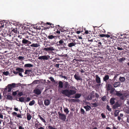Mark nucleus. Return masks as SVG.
<instances>
[{
  "label": "nucleus",
  "instance_id": "ea45409f",
  "mask_svg": "<svg viewBox=\"0 0 129 129\" xmlns=\"http://www.w3.org/2000/svg\"><path fill=\"white\" fill-rule=\"evenodd\" d=\"M72 100L73 102H80V100L79 99H72Z\"/></svg>",
  "mask_w": 129,
  "mask_h": 129
},
{
  "label": "nucleus",
  "instance_id": "864d4df0",
  "mask_svg": "<svg viewBox=\"0 0 129 129\" xmlns=\"http://www.w3.org/2000/svg\"><path fill=\"white\" fill-rule=\"evenodd\" d=\"M17 31V28H14L12 30V33L13 32L14 33L16 34Z\"/></svg>",
  "mask_w": 129,
  "mask_h": 129
},
{
  "label": "nucleus",
  "instance_id": "de8ad7c7",
  "mask_svg": "<svg viewBox=\"0 0 129 129\" xmlns=\"http://www.w3.org/2000/svg\"><path fill=\"white\" fill-rule=\"evenodd\" d=\"M112 87L111 85L110 84H108L107 86V89L108 90H110Z\"/></svg>",
  "mask_w": 129,
  "mask_h": 129
},
{
  "label": "nucleus",
  "instance_id": "6ab92c4d",
  "mask_svg": "<svg viewBox=\"0 0 129 129\" xmlns=\"http://www.w3.org/2000/svg\"><path fill=\"white\" fill-rule=\"evenodd\" d=\"M92 94L91 93L90 95H88L86 98V99L88 101L91 100L92 99V97L94 98V95L92 96Z\"/></svg>",
  "mask_w": 129,
  "mask_h": 129
},
{
  "label": "nucleus",
  "instance_id": "7ed1b4c3",
  "mask_svg": "<svg viewBox=\"0 0 129 129\" xmlns=\"http://www.w3.org/2000/svg\"><path fill=\"white\" fill-rule=\"evenodd\" d=\"M3 36L5 38V39L8 42L12 41L13 38V34L12 33H10L9 34H8L7 33H3Z\"/></svg>",
  "mask_w": 129,
  "mask_h": 129
},
{
  "label": "nucleus",
  "instance_id": "052dcab7",
  "mask_svg": "<svg viewBox=\"0 0 129 129\" xmlns=\"http://www.w3.org/2000/svg\"><path fill=\"white\" fill-rule=\"evenodd\" d=\"M49 79L51 80V81L55 82V80H54V79L52 77H50L49 78Z\"/></svg>",
  "mask_w": 129,
  "mask_h": 129
},
{
  "label": "nucleus",
  "instance_id": "2f4dec72",
  "mask_svg": "<svg viewBox=\"0 0 129 129\" xmlns=\"http://www.w3.org/2000/svg\"><path fill=\"white\" fill-rule=\"evenodd\" d=\"M119 111L118 110H116L115 111L114 116L115 117L117 116L119 114Z\"/></svg>",
  "mask_w": 129,
  "mask_h": 129
},
{
  "label": "nucleus",
  "instance_id": "c9c22d12",
  "mask_svg": "<svg viewBox=\"0 0 129 129\" xmlns=\"http://www.w3.org/2000/svg\"><path fill=\"white\" fill-rule=\"evenodd\" d=\"M38 116L39 117L40 119L42 120V121L44 122V123H45L46 122V121L45 120L43 119V117H42L40 115H38Z\"/></svg>",
  "mask_w": 129,
  "mask_h": 129
},
{
  "label": "nucleus",
  "instance_id": "49530a36",
  "mask_svg": "<svg viewBox=\"0 0 129 129\" xmlns=\"http://www.w3.org/2000/svg\"><path fill=\"white\" fill-rule=\"evenodd\" d=\"M40 81L38 80H36L34 81L33 83L34 84H37L39 83H40Z\"/></svg>",
  "mask_w": 129,
  "mask_h": 129
},
{
  "label": "nucleus",
  "instance_id": "1a4fd4ad",
  "mask_svg": "<svg viewBox=\"0 0 129 129\" xmlns=\"http://www.w3.org/2000/svg\"><path fill=\"white\" fill-rule=\"evenodd\" d=\"M64 40L61 39L58 42H57V44L59 45H62L63 46H66L67 44L64 43Z\"/></svg>",
  "mask_w": 129,
  "mask_h": 129
},
{
  "label": "nucleus",
  "instance_id": "79ce46f5",
  "mask_svg": "<svg viewBox=\"0 0 129 129\" xmlns=\"http://www.w3.org/2000/svg\"><path fill=\"white\" fill-rule=\"evenodd\" d=\"M78 60H77L75 59H74L72 61V63H78Z\"/></svg>",
  "mask_w": 129,
  "mask_h": 129
},
{
  "label": "nucleus",
  "instance_id": "69168bd1",
  "mask_svg": "<svg viewBox=\"0 0 129 129\" xmlns=\"http://www.w3.org/2000/svg\"><path fill=\"white\" fill-rule=\"evenodd\" d=\"M70 88H71V89H74V90L75 91H76V90H77V89H76V87L73 86H71V87H70Z\"/></svg>",
  "mask_w": 129,
  "mask_h": 129
},
{
  "label": "nucleus",
  "instance_id": "e433bc0d",
  "mask_svg": "<svg viewBox=\"0 0 129 129\" xmlns=\"http://www.w3.org/2000/svg\"><path fill=\"white\" fill-rule=\"evenodd\" d=\"M30 46L32 47H37L39 46V45L37 44L33 43Z\"/></svg>",
  "mask_w": 129,
  "mask_h": 129
},
{
  "label": "nucleus",
  "instance_id": "6e6d98bb",
  "mask_svg": "<svg viewBox=\"0 0 129 129\" xmlns=\"http://www.w3.org/2000/svg\"><path fill=\"white\" fill-rule=\"evenodd\" d=\"M3 74L4 75H5L7 76L9 74V73L8 71H7L6 72H4L3 73Z\"/></svg>",
  "mask_w": 129,
  "mask_h": 129
},
{
  "label": "nucleus",
  "instance_id": "473e14b6",
  "mask_svg": "<svg viewBox=\"0 0 129 129\" xmlns=\"http://www.w3.org/2000/svg\"><path fill=\"white\" fill-rule=\"evenodd\" d=\"M33 66L32 64L30 63H27L24 65V67H30Z\"/></svg>",
  "mask_w": 129,
  "mask_h": 129
},
{
  "label": "nucleus",
  "instance_id": "0e129e2a",
  "mask_svg": "<svg viewBox=\"0 0 129 129\" xmlns=\"http://www.w3.org/2000/svg\"><path fill=\"white\" fill-rule=\"evenodd\" d=\"M17 91H13L12 92V95L15 96L17 94Z\"/></svg>",
  "mask_w": 129,
  "mask_h": 129
},
{
  "label": "nucleus",
  "instance_id": "c85d7f7f",
  "mask_svg": "<svg viewBox=\"0 0 129 129\" xmlns=\"http://www.w3.org/2000/svg\"><path fill=\"white\" fill-rule=\"evenodd\" d=\"M56 37V36H53L52 35H49V36H48V37H47V38L50 39H55V37Z\"/></svg>",
  "mask_w": 129,
  "mask_h": 129
},
{
  "label": "nucleus",
  "instance_id": "4be33fe9",
  "mask_svg": "<svg viewBox=\"0 0 129 129\" xmlns=\"http://www.w3.org/2000/svg\"><path fill=\"white\" fill-rule=\"evenodd\" d=\"M83 107L86 109V111H89L90 109H91L90 106L88 105H87L86 106H84Z\"/></svg>",
  "mask_w": 129,
  "mask_h": 129
},
{
  "label": "nucleus",
  "instance_id": "8fccbe9b",
  "mask_svg": "<svg viewBox=\"0 0 129 129\" xmlns=\"http://www.w3.org/2000/svg\"><path fill=\"white\" fill-rule=\"evenodd\" d=\"M23 95V92H21L18 93L17 94V96L19 97L20 96H21L22 95Z\"/></svg>",
  "mask_w": 129,
  "mask_h": 129
},
{
  "label": "nucleus",
  "instance_id": "4c0bfd02",
  "mask_svg": "<svg viewBox=\"0 0 129 129\" xmlns=\"http://www.w3.org/2000/svg\"><path fill=\"white\" fill-rule=\"evenodd\" d=\"M119 80L121 82H123L125 80V78L124 77H120Z\"/></svg>",
  "mask_w": 129,
  "mask_h": 129
},
{
  "label": "nucleus",
  "instance_id": "cd10ccee",
  "mask_svg": "<svg viewBox=\"0 0 129 129\" xmlns=\"http://www.w3.org/2000/svg\"><path fill=\"white\" fill-rule=\"evenodd\" d=\"M100 36L102 37H105L107 38H109L110 37V36L108 34L105 35L104 34L100 35Z\"/></svg>",
  "mask_w": 129,
  "mask_h": 129
},
{
  "label": "nucleus",
  "instance_id": "a211bd4d",
  "mask_svg": "<svg viewBox=\"0 0 129 129\" xmlns=\"http://www.w3.org/2000/svg\"><path fill=\"white\" fill-rule=\"evenodd\" d=\"M75 94L74 97H73V98H74L75 99H77L79 98L81 96V93H76Z\"/></svg>",
  "mask_w": 129,
  "mask_h": 129
},
{
  "label": "nucleus",
  "instance_id": "774afa93",
  "mask_svg": "<svg viewBox=\"0 0 129 129\" xmlns=\"http://www.w3.org/2000/svg\"><path fill=\"white\" fill-rule=\"evenodd\" d=\"M19 129H24V128L21 125H18Z\"/></svg>",
  "mask_w": 129,
  "mask_h": 129
},
{
  "label": "nucleus",
  "instance_id": "7c9ffc66",
  "mask_svg": "<svg viewBox=\"0 0 129 129\" xmlns=\"http://www.w3.org/2000/svg\"><path fill=\"white\" fill-rule=\"evenodd\" d=\"M6 99L8 100H12L13 99V98L12 96L10 95H6Z\"/></svg>",
  "mask_w": 129,
  "mask_h": 129
},
{
  "label": "nucleus",
  "instance_id": "c03bdc74",
  "mask_svg": "<svg viewBox=\"0 0 129 129\" xmlns=\"http://www.w3.org/2000/svg\"><path fill=\"white\" fill-rule=\"evenodd\" d=\"M38 104H39V105L40 106H44V105L43 104V103L42 101L41 100H39L38 101Z\"/></svg>",
  "mask_w": 129,
  "mask_h": 129
},
{
  "label": "nucleus",
  "instance_id": "37998d69",
  "mask_svg": "<svg viewBox=\"0 0 129 129\" xmlns=\"http://www.w3.org/2000/svg\"><path fill=\"white\" fill-rule=\"evenodd\" d=\"M60 60L59 58H55L53 60V61L54 62H59V60Z\"/></svg>",
  "mask_w": 129,
  "mask_h": 129
},
{
  "label": "nucleus",
  "instance_id": "bb28decb",
  "mask_svg": "<svg viewBox=\"0 0 129 129\" xmlns=\"http://www.w3.org/2000/svg\"><path fill=\"white\" fill-rule=\"evenodd\" d=\"M27 118L28 120H30L32 117L28 113H27L26 114Z\"/></svg>",
  "mask_w": 129,
  "mask_h": 129
},
{
  "label": "nucleus",
  "instance_id": "20e7f679",
  "mask_svg": "<svg viewBox=\"0 0 129 129\" xmlns=\"http://www.w3.org/2000/svg\"><path fill=\"white\" fill-rule=\"evenodd\" d=\"M17 85V84L15 83H12V84H8L7 87L5 88V90H7V89H8V92H10L11 91L12 89L18 86L16 85Z\"/></svg>",
  "mask_w": 129,
  "mask_h": 129
},
{
  "label": "nucleus",
  "instance_id": "0eeeda50",
  "mask_svg": "<svg viewBox=\"0 0 129 129\" xmlns=\"http://www.w3.org/2000/svg\"><path fill=\"white\" fill-rule=\"evenodd\" d=\"M50 57V56L49 55H44L39 57L38 59L39 60L45 61L49 59Z\"/></svg>",
  "mask_w": 129,
  "mask_h": 129
},
{
  "label": "nucleus",
  "instance_id": "9d476101",
  "mask_svg": "<svg viewBox=\"0 0 129 129\" xmlns=\"http://www.w3.org/2000/svg\"><path fill=\"white\" fill-rule=\"evenodd\" d=\"M95 80L97 83H99V84L96 85H100V83H101V79L98 75H95Z\"/></svg>",
  "mask_w": 129,
  "mask_h": 129
},
{
  "label": "nucleus",
  "instance_id": "e2e57ef3",
  "mask_svg": "<svg viewBox=\"0 0 129 129\" xmlns=\"http://www.w3.org/2000/svg\"><path fill=\"white\" fill-rule=\"evenodd\" d=\"M106 108L109 111H111V109L110 108L109 106L108 105H107Z\"/></svg>",
  "mask_w": 129,
  "mask_h": 129
},
{
  "label": "nucleus",
  "instance_id": "58836bf2",
  "mask_svg": "<svg viewBox=\"0 0 129 129\" xmlns=\"http://www.w3.org/2000/svg\"><path fill=\"white\" fill-rule=\"evenodd\" d=\"M64 111L67 114H68L69 112V111L68 108L67 107H65V108H64Z\"/></svg>",
  "mask_w": 129,
  "mask_h": 129
},
{
  "label": "nucleus",
  "instance_id": "9b49d317",
  "mask_svg": "<svg viewBox=\"0 0 129 129\" xmlns=\"http://www.w3.org/2000/svg\"><path fill=\"white\" fill-rule=\"evenodd\" d=\"M75 78L77 80H81L82 79L78 74H75L74 75Z\"/></svg>",
  "mask_w": 129,
  "mask_h": 129
},
{
  "label": "nucleus",
  "instance_id": "4d7b16f0",
  "mask_svg": "<svg viewBox=\"0 0 129 129\" xmlns=\"http://www.w3.org/2000/svg\"><path fill=\"white\" fill-rule=\"evenodd\" d=\"M27 33H22V34L23 35H24L25 36V39H26V38H28L29 37V36H28V35H26V34H27Z\"/></svg>",
  "mask_w": 129,
  "mask_h": 129
},
{
  "label": "nucleus",
  "instance_id": "f03ea898",
  "mask_svg": "<svg viewBox=\"0 0 129 129\" xmlns=\"http://www.w3.org/2000/svg\"><path fill=\"white\" fill-rule=\"evenodd\" d=\"M128 39L126 38H124L120 44V47H123L124 49H126L129 48V42Z\"/></svg>",
  "mask_w": 129,
  "mask_h": 129
},
{
  "label": "nucleus",
  "instance_id": "09e8293b",
  "mask_svg": "<svg viewBox=\"0 0 129 129\" xmlns=\"http://www.w3.org/2000/svg\"><path fill=\"white\" fill-rule=\"evenodd\" d=\"M31 71V70H25V72L24 73L25 74H28Z\"/></svg>",
  "mask_w": 129,
  "mask_h": 129
},
{
  "label": "nucleus",
  "instance_id": "ddd939ff",
  "mask_svg": "<svg viewBox=\"0 0 129 129\" xmlns=\"http://www.w3.org/2000/svg\"><path fill=\"white\" fill-rule=\"evenodd\" d=\"M12 114L13 116H15V117H16L15 116L18 118H22V117L21 114H17V113L15 112H13L12 113Z\"/></svg>",
  "mask_w": 129,
  "mask_h": 129
},
{
  "label": "nucleus",
  "instance_id": "6e6552de",
  "mask_svg": "<svg viewBox=\"0 0 129 129\" xmlns=\"http://www.w3.org/2000/svg\"><path fill=\"white\" fill-rule=\"evenodd\" d=\"M115 95L120 98V99L121 100H123L124 99V97L123 95V94L119 92V91H116Z\"/></svg>",
  "mask_w": 129,
  "mask_h": 129
},
{
  "label": "nucleus",
  "instance_id": "5701e85b",
  "mask_svg": "<svg viewBox=\"0 0 129 129\" xmlns=\"http://www.w3.org/2000/svg\"><path fill=\"white\" fill-rule=\"evenodd\" d=\"M17 35L16 34H13V38H12V41H13V40H14V41H15V40H16V41H18V42H20V41H19V40L16 38V37H17Z\"/></svg>",
  "mask_w": 129,
  "mask_h": 129
},
{
  "label": "nucleus",
  "instance_id": "f704fd0d",
  "mask_svg": "<svg viewBox=\"0 0 129 129\" xmlns=\"http://www.w3.org/2000/svg\"><path fill=\"white\" fill-rule=\"evenodd\" d=\"M126 60L125 58L124 57L120 58L118 59L119 62L121 63L123 61H124Z\"/></svg>",
  "mask_w": 129,
  "mask_h": 129
},
{
  "label": "nucleus",
  "instance_id": "423d86ee",
  "mask_svg": "<svg viewBox=\"0 0 129 129\" xmlns=\"http://www.w3.org/2000/svg\"><path fill=\"white\" fill-rule=\"evenodd\" d=\"M22 44L26 46H29L30 44H31V42L24 38H22Z\"/></svg>",
  "mask_w": 129,
  "mask_h": 129
},
{
  "label": "nucleus",
  "instance_id": "aec40b11",
  "mask_svg": "<svg viewBox=\"0 0 129 129\" xmlns=\"http://www.w3.org/2000/svg\"><path fill=\"white\" fill-rule=\"evenodd\" d=\"M76 44V43L75 42H71L68 44V46L69 47L71 48L73 46H75Z\"/></svg>",
  "mask_w": 129,
  "mask_h": 129
},
{
  "label": "nucleus",
  "instance_id": "5fc2aeb1",
  "mask_svg": "<svg viewBox=\"0 0 129 129\" xmlns=\"http://www.w3.org/2000/svg\"><path fill=\"white\" fill-rule=\"evenodd\" d=\"M80 111L82 114H83V115H84L85 114V112L83 109L81 108Z\"/></svg>",
  "mask_w": 129,
  "mask_h": 129
},
{
  "label": "nucleus",
  "instance_id": "39448f33",
  "mask_svg": "<svg viewBox=\"0 0 129 129\" xmlns=\"http://www.w3.org/2000/svg\"><path fill=\"white\" fill-rule=\"evenodd\" d=\"M59 118L63 122L66 121V115L64 114L61 113L60 112H58Z\"/></svg>",
  "mask_w": 129,
  "mask_h": 129
},
{
  "label": "nucleus",
  "instance_id": "a18cd8bd",
  "mask_svg": "<svg viewBox=\"0 0 129 129\" xmlns=\"http://www.w3.org/2000/svg\"><path fill=\"white\" fill-rule=\"evenodd\" d=\"M35 101L34 100H33L32 101H30L29 103V105L30 106H32L35 104Z\"/></svg>",
  "mask_w": 129,
  "mask_h": 129
},
{
  "label": "nucleus",
  "instance_id": "f8f14e48",
  "mask_svg": "<svg viewBox=\"0 0 129 129\" xmlns=\"http://www.w3.org/2000/svg\"><path fill=\"white\" fill-rule=\"evenodd\" d=\"M37 123H35V126L36 128H38L40 127L41 126H42V124L40 123L39 121H37Z\"/></svg>",
  "mask_w": 129,
  "mask_h": 129
},
{
  "label": "nucleus",
  "instance_id": "13d9d810",
  "mask_svg": "<svg viewBox=\"0 0 129 129\" xmlns=\"http://www.w3.org/2000/svg\"><path fill=\"white\" fill-rule=\"evenodd\" d=\"M106 96H104L101 99L103 101L106 100Z\"/></svg>",
  "mask_w": 129,
  "mask_h": 129
},
{
  "label": "nucleus",
  "instance_id": "3c124183",
  "mask_svg": "<svg viewBox=\"0 0 129 129\" xmlns=\"http://www.w3.org/2000/svg\"><path fill=\"white\" fill-rule=\"evenodd\" d=\"M48 128L49 129H57L56 128L54 127L51 125H49L48 126Z\"/></svg>",
  "mask_w": 129,
  "mask_h": 129
},
{
  "label": "nucleus",
  "instance_id": "2eb2a0df",
  "mask_svg": "<svg viewBox=\"0 0 129 129\" xmlns=\"http://www.w3.org/2000/svg\"><path fill=\"white\" fill-rule=\"evenodd\" d=\"M34 92L36 94L38 95L40 94L41 93L40 90L38 88L34 90Z\"/></svg>",
  "mask_w": 129,
  "mask_h": 129
},
{
  "label": "nucleus",
  "instance_id": "4468645a",
  "mask_svg": "<svg viewBox=\"0 0 129 129\" xmlns=\"http://www.w3.org/2000/svg\"><path fill=\"white\" fill-rule=\"evenodd\" d=\"M120 106V105L119 103L118 102H116L115 104L113 106V109H115L119 107Z\"/></svg>",
  "mask_w": 129,
  "mask_h": 129
},
{
  "label": "nucleus",
  "instance_id": "a19ab883",
  "mask_svg": "<svg viewBox=\"0 0 129 129\" xmlns=\"http://www.w3.org/2000/svg\"><path fill=\"white\" fill-rule=\"evenodd\" d=\"M19 101L21 102H24V98L23 97L19 98Z\"/></svg>",
  "mask_w": 129,
  "mask_h": 129
},
{
  "label": "nucleus",
  "instance_id": "a878e982",
  "mask_svg": "<svg viewBox=\"0 0 129 129\" xmlns=\"http://www.w3.org/2000/svg\"><path fill=\"white\" fill-rule=\"evenodd\" d=\"M16 70L18 71L19 72L22 73L24 72V70L23 68H17Z\"/></svg>",
  "mask_w": 129,
  "mask_h": 129
},
{
  "label": "nucleus",
  "instance_id": "338daca9",
  "mask_svg": "<svg viewBox=\"0 0 129 129\" xmlns=\"http://www.w3.org/2000/svg\"><path fill=\"white\" fill-rule=\"evenodd\" d=\"M91 104L93 105V106L94 107H96L98 106L97 104L96 103H92Z\"/></svg>",
  "mask_w": 129,
  "mask_h": 129
},
{
  "label": "nucleus",
  "instance_id": "c756f323",
  "mask_svg": "<svg viewBox=\"0 0 129 129\" xmlns=\"http://www.w3.org/2000/svg\"><path fill=\"white\" fill-rule=\"evenodd\" d=\"M120 83L119 82H116L114 84L113 86L114 87L116 88L118 86H120Z\"/></svg>",
  "mask_w": 129,
  "mask_h": 129
},
{
  "label": "nucleus",
  "instance_id": "b1692460",
  "mask_svg": "<svg viewBox=\"0 0 129 129\" xmlns=\"http://www.w3.org/2000/svg\"><path fill=\"white\" fill-rule=\"evenodd\" d=\"M109 79V76L108 75H105L103 78L104 81L106 82Z\"/></svg>",
  "mask_w": 129,
  "mask_h": 129
},
{
  "label": "nucleus",
  "instance_id": "603ef678",
  "mask_svg": "<svg viewBox=\"0 0 129 129\" xmlns=\"http://www.w3.org/2000/svg\"><path fill=\"white\" fill-rule=\"evenodd\" d=\"M24 59V57H22V56H19L18 57V59L19 60H20L21 61H22V60H23Z\"/></svg>",
  "mask_w": 129,
  "mask_h": 129
},
{
  "label": "nucleus",
  "instance_id": "dca6fc26",
  "mask_svg": "<svg viewBox=\"0 0 129 129\" xmlns=\"http://www.w3.org/2000/svg\"><path fill=\"white\" fill-rule=\"evenodd\" d=\"M55 50V49H54L53 47H50L48 48H44V50L46 51H54Z\"/></svg>",
  "mask_w": 129,
  "mask_h": 129
},
{
  "label": "nucleus",
  "instance_id": "72a5a7b5",
  "mask_svg": "<svg viewBox=\"0 0 129 129\" xmlns=\"http://www.w3.org/2000/svg\"><path fill=\"white\" fill-rule=\"evenodd\" d=\"M70 86L68 82H66L64 83V87L66 89L67 88L69 87Z\"/></svg>",
  "mask_w": 129,
  "mask_h": 129
},
{
  "label": "nucleus",
  "instance_id": "bf43d9fd",
  "mask_svg": "<svg viewBox=\"0 0 129 129\" xmlns=\"http://www.w3.org/2000/svg\"><path fill=\"white\" fill-rule=\"evenodd\" d=\"M115 90V89L114 88L112 87V88L110 90H111L110 92V93H113L114 92V91Z\"/></svg>",
  "mask_w": 129,
  "mask_h": 129
},
{
  "label": "nucleus",
  "instance_id": "393cba45",
  "mask_svg": "<svg viewBox=\"0 0 129 129\" xmlns=\"http://www.w3.org/2000/svg\"><path fill=\"white\" fill-rule=\"evenodd\" d=\"M50 103L49 100L48 99H46L44 100V104L46 106L49 105Z\"/></svg>",
  "mask_w": 129,
  "mask_h": 129
},
{
  "label": "nucleus",
  "instance_id": "680f3d73",
  "mask_svg": "<svg viewBox=\"0 0 129 129\" xmlns=\"http://www.w3.org/2000/svg\"><path fill=\"white\" fill-rule=\"evenodd\" d=\"M18 39H18V40H19V41H20V42H21V40H20L21 39H22V37L21 36V35H18Z\"/></svg>",
  "mask_w": 129,
  "mask_h": 129
},
{
  "label": "nucleus",
  "instance_id": "412c9836",
  "mask_svg": "<svg viewBox=\"0 0 129 129\" xmlns=\"http://www.w3.org/2000/svg\"><path fill=\"white\" fill-rule=\"evenodd\" d=\"M115 99L114 98H111L110 100V103L111 105H113L115 103Z\"/></svg>",
  "mask_w": 129,
  "mask_h": 129
},
{
  "label": "nucleus",
  "instance_id": "f3484780",
  "mask_svg": "<svg viewBox=\"0 0 129 129\" xmlns=\"http://www.w3.org/2000/svg\"><path fill=\"white\" fill-rule=\"evenodd\" d=\"M46 24L49 25L50 26L48 27H45V29H49L50 27L51 28H53L54 27V24H53L51 23L47 22L46 23Z\"/></svg>",
  "mask_w": 129,
  "mask_h": 129
},
{
  "label": "nucleus",
  "instance_id": "f257e3e1",
  "mask_svg": "<svg viewBox=\"0 0 129 129\" xmlns=\"http://www.w3.org/2000/svg\"><path fill=\"white\" fill-rule=\"evenodd\" d=\"M63 87V82L60 81L58 82V91L60 93L64 95L68 98H70L71 96L74 95L76 93V91L73 90H68L67 89L61 90Z\"/></svg>",
  "mask_w": 129,
  "mask_h": 129
}]
</instances>
